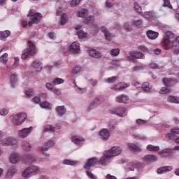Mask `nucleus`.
Returning a JSON list of instances; mask_svg holds the SVG:
<instances>
[{"mask_svg":"<svg viewBox=\"0 0 179 179\" xmlns=\"http://www.w3.org/2000/svg\"><path fill=\"white\" fill-rule=\"evenodd\" d=\"M171 44L172 48H174V47H177V43H176V35L174 33L170 31H167L164 34L163 40L161 43L162 46L164 48V50H170V48L169 47V44Z\"/></svg>","mask_w":179,"mask_h":179,"instance_id":"f257e3e1","label":"nucleus"},{"mask_svg":"<svg viewBox=\"0 0 179 179\" xmlns=\"http://www.w3.org/2000/svg\"><path fill=\"white\" fill-rule=\"evenodd\" d=\"M37 54L36 45L31 41H28V48L23 50L21 58L22 59H27L29 57H34Z\"/></svg>","mask_w":179,"mask_h":179,"instance_id":"f03ea898","label":"nucleus"},{"mask_svg":"<svg viewBox=\"0 0 179 179\" xmlns=\"http://www.w3.org/2000/svg\"><path fill=\"white\" fill-rule=\"evenodd\" d=\"M28 16L29 17V22H28L29 27L33 26V24H37L43 19V15L40 13H36L34 9L29 10Z\"/></svg>","mask_w":179,"mask_h":179,"instance_id":"7ed1b4c3","label":"nucleus"},{"mask_svg":"<svg viewBox=\"0 0 179 179\" xmlns=\"http://www.w3.org/2000/svg\"><path fill=\"white\" fill-rule=\"evenodd\" d=\"M39 173H41V169L40 167L37 166H31L24 169V172L22 173V177L27 178V177H29L31 175L36 176L39 174Z\"/></svg>","mask_w":179,"mask_h":179,"instance_id":"20e7f679","label":"nucleus"},{"mask_svg":"<svg viewBox=\"0 0 179 179\" xmlns=\"http://www.w3.org/2000/svg\"><path fill=\"white\" fill-rule=\"evenodd\" d=\"M27 118V116L26 115V113H20L18 114L15 115L12 120L11 122L13 125H15L17 127H19V125H22L23 122H24V120Z\"/></svg>","mask_w":179,"mask_h":179,"instance_id":"39448f33","label":"nucleus"},{"mask_svg":"<svg viewBox=\"0 0 179 179\" xmlns=\"http://www.w3.org/2000/svg\"><path fill=\"white\" fill-rule=\"evenodd\" d=\"M111 114H115V115H117V117H127V115L128 114V111L127 110V108L119 106L116 107L112 110H110Z\"/></svg>","mask_w":179,"mask_h":179,"instance_id":"423d86ee","label":"nucleus"},{"mask_svg":"<svg viewBox=\"0 0 179 179\" xmlns=\"http://www.w3.org/2000/svg\"><path fill=\"white\" fill-rule=\"evenodd\" d=\"M143 167H145V164L142 162H130L126 167V171H134L135 169L141 170Z\"/></svg>","mask_w":179,"mask_h":179,"instance_id":"0eeeda50","label":"nucleus"},{"mask_svg":"<svg viewBox=\"0 0 179 179\" xmlns=\"http://www.w3.org/2000/svg\"><path fill=\"white\" fill-rule=\"evenodd\" d=\"M0 143L3 146H13L17 145V139L13 137H8L1 140Z\"/></svg>","mask_w":179,"mask_h":179,"instance_id":"6e6552de","label":"nucleus"},{"mask_svg":"<svg viewBox=\"0 0 179 179\" xmlns=\"http://www.w3.org/2000/svg\"><path fill=\"white\" fill-rule=\"evenodd\" d=\"M110 160L111 157L108 155V152L105 151L103 156L99 159H98V164H100L101 166H106L108 163H110Z\"/></svg>","mask_w":179,"mask_h":179,"instance_id":"1a4fd4ad","label":"nucleus"},{"mask_svg":"<svg viewBox=\"0 0 179 179\" xmlns=\"http://www.w3.org/2000/svg\"><path fill=\"white\" fill-rule=\"evenodd\" d=\"M33 131V127H30L29 128H23L21 130L18 131V136L22 139H24V138H27L28 135H30Z\"/></svg>","mask_w":179,"mask_h":179,"instance_id":"9d476101","label":"nucleus"},{"mask_svg":"<svg viewBox=\"0 0 179 179\" xmlns=\"http://www.w3.org/2000/svg\"><path fill=\"white\" fill-rule=\"evenodd\" d=\"M145 59V55L141 52H131L130 55L127 57V61H135V59Z\"/></svg>","mask_w":179,"mask_h":179,"instance_id":"9b49d317","label":"nucleus"},{"mask_svg":"<svg viewBox=\"0 0 179 179\" xmlns=\"http://www.w3.org/2000/svg\"><path fill=\"white\" fill-rule=\"evenodd\" d=\"M122 152V150L120 147H113L110 150L106 151V152H108V155L110 157V159L121 155Z\"/></svg>","mask_w":179,"mask_h":179,"instance_id":"f8f14e48","label":"nucleus"},{"mask_svg":"<svg viewBox=\"0 0 179 179\" xmlns=\"http://www.w3.org/2000/svg\"><path fill=\"white\" fill-rule=\"evenodd\" d=\"M96 164H99L98 159L96 157H92L87 159L83 167L85 170H89L90 167H94Z\"/></svg>","mask_w":179,"mask_h":179,"instance_id":"ddd939ff","label":"nucleus"},{"mask_svg":"<svg viewBox=\"0 0 179 179\" xmlns=\"http://www.w3.org/2000/svg\"><path fill=\"white\" fill-rule=\"evenodd\" d=\"M162 83L166 87L170 89V87L174 86V85L177 83V80L173 78H162Z\"/></svg>","mask_w":179,"mask_h":179,"instance_id":"4468645a","label":"nucleus"},{"mask_svg":"<svg viewBox=\"0 0 179 179\" xmlns=\"http://www.w3.org/2000/svg\"><path fill=\"white\" fill-rule=\"evenodd\" d=\"M69 52L72 54H78L80 52V45L78 42H73L69 48Z\"/></svg>","mask_w":179,"mask_h":179,"instance_id":"2eb2a0df","label":"nucleus"},{"mask_svg":"<svg viewBox=\"0 0 179 179\" xmlns=\"http://www.w3.org/2000/svg\"><path fill=\"white\" fill-rule=\"evenodd\" d=\"M142 160L144 163L149 164L150 163L157 162V157L153 155H147L142 158Z\"/></svg>","mask_w":179,"mask_h":179,"instance_id":"dca6fc26","label":"nucleus"},{"mask_svg":"<svg viewBox=\"0 0 179 179\" xmlns=\"http://www.w3.org/2000/svg\"><path fill=\"white\" fill-rule=\"evenodd\" d=\"M100 30L101 31H102V33H103L106 38L108 40V41H110L113 37H115V36L113 35V34H111L110 31H108L107 27L104 26L101 27Z\"/></svg>","mask_w":179,"mask_h":179,"instance_id":"f3484780","label":"nucleus"},{"mask_svg":"<svg viewBox=\"0 0 179 179\" xmlns=\"http://www.w3.org/2000/svg\"><path fill=\"white\" fill-rule=\"evenodd\" d=\"M99 138L103 141H108V138H110V132L107 129H102L99 131Z\"/></svg>","mask_w":179,"mask_h":179,"instance_id":"a211bd4d","label":"nucleus"},{"mask_svg":"<svg viewBox=\"0 0 179 179\" xmlns=\"http://www.w3.org/2000/svg\"><path fill=\"white\" fill-rule=\"evenodd\" d=\"M8 159H9V162L10 163H11V164H17V163H19V155L15 153V152H13L11 153L9 157H8Z\"/></svg>","mask_w":179,"mask_h":179,"instance_id":"6ab92c4d","label":"nucleus"},{"mask_svg":"<svg viewBox=\"0 0 179 179\" xmlns=\"http://www.w3.org/2000/svg\"><path fill=\"white\" fill-rule=\"evenodd\" d=\"M87 52L90 57H92V58H96V59L101 58V53H100V52L94 49L89 48L87 50Z\"/></svg>","mask_w":179,"mask_h":179,"instance_id":"aec40b11","label":"nucleus"},{"mask_svg":"<svg viewBox=\"0 0 179 179\" xmlns=\"http://www.w3.org/2000/svg\"><path fill=\"white\" fill-rule=\"evenodd\" d=\"M126 87H129V84H124L123 85H121V83H118L110 87V89L115 92H121V90H124Z\"/></svg>","mask_w":179,"mask_h":179,"instance_id":"412c9836","label":"nucleus"},{"mask_svg":"<svg viewBox=\"0 0 179 179\" xmlns=\"http://www.w3.org/2000/svg\"><path fill=\"white\" fill-rule=\"evenodd\" d=\"M173 153V150L171 148L164 149L158 152V155L161 157H169Z\"/></svg>","mask_w":179,"mask_h":179,"instance_id":"4be33fe9","label":"nucleus"},{"mask_svg":"<svg viewBox=\"0 0 179 179\" xmlns=\"http://www.w3.org/2000/svg\"><path fill=\"white\" fill-rule=\"evenodd\" d=\"M31 68L35 69L36 72H40L43 69V65L40 60H35L31 64Z\"/></svg>","mask_w":179,"mask_h":179,"instance_id":"5701e85b","label":"nucleus"},{"mask_svg":"<svg viewBox=\"0 0 179 179\" xmlns=\"http://www.w3.org/2000/svg\"><path fill=\"white\" fill-rule=\"evenodd\" d=\"M129 100V98L126 94H121L115 98L116 103H127Z\"/></svg>","mask_w":179,"mask_h":179,"instance_id":"b1692460","label":"nucleus"},{"mask_svg":"<svg viewBox=\"0 0 179 179\" xmlns=\"http://www.w3.org/2000/svg\"><path fill=\"white\" fill-rule=\"evenodd\" d=\"M146 35L150 40H156L159 37V33L152 30L147 31Z\"/></svg>","mask_w":179,"mask_h":179,"instance_id":"393cba45","label":"nucleus"},{"mask_svg":"<svg viewBox=\"0 0 179 179\" xmlns=\"http://www.w3.org/2000/svg\"><path fill=\"white\" fill-rule=\"evenodd\" d=\"M100 105V100L99 99H95L88 106H87V111H91L96 108L98 106Z\"/></svg>","mask_w":179,"mask_h":179,"instance_id":"a878e982","label":"nucleus"},{"mask_svg":"<svg viewBox=\"0 0 179 179\" xmlns=\"http://www.w3.org/2000/svg\"><path fill=\"white\" fill-rule=\"evenodd\" d=\"M71 141L75 143L76 145H83L85 142V139L82 137H79L78 136H74L71 137Z\"/></svg>","mask_w":179,"mask_h":179,"instance_id":"bb28decb","label":"nucleus"},{"mask_svg":"<svg viewBox=\"0 0 179 179\" xmlns=\"http://www.w3.org/2000/svg\"><path fill=\"white\" fill-rule=\"evenodd\" d=\"M173 168L170 166H162L157 170L158 174H163L164 173H167V171H171Z\"/></svg>","mask_w":179,"mask_h":179,"instance_id":"cd10ccee","label":"nucleus"},{"mask_svg":"<svg viewBox=\"0 0 179 179\" xmlns=\"http://www.w3.org/2000/svg\"><path fill=\"white\" fill-rule=\"evenodd\" d=\"M17 170L15 166H11L7 171V177L8 178H12L13 176H14L16 174V172Z\"/></svg>","mask_w":179,"mask_h":179,"instance_id":"c85d7f7f","label":"nucleus"},{"mask_svg":"<svg viewBox=\"0 0 179 179\" xmlns=\"http://www.w3.org/2000/svg\"><path fill=\"white\" fill-rule=\"evenodd\" d=\"M56 112L57 113L59 117H62L65 113H66V109L65 108V106H57L55 108Z\"/></svg>","mask_w":179,"mask_h":179,"instance_id":"c756f323","label":"nucleus"},{"mask_svg":"<svg viewBox=\"0 0 179 179\" xmlns=\"http://www.w3.org/2000/svg\"><path fill=\"white\" fill-rule=\"evenodd\" d=\"M127 148L131 152H141L142 150L139 147H138V145L134 143H129L127 145Z\"/></svg>","mask_w":179,"mask_h":179,"instance_id":"7c9ffc66","label":"nucleus"},{"mask_svg":"<svg viewBox=\"0 0 179 179\" xmlns=\"http://www.w3.org/2000/svg\"><path fill=\"white\" fill-rule=\"evenodd\" d=\"M22 148L24 152H30L31 150V145L27 141H23L22 143Z\"/></svg>","mask_w":179,"mask_h":179,"instance_id":"2f4dec72","label":"nucleus"},{"mask_svg":"<svg viewBox=\"0 0 179 179\" xmlns=\"http://www.w3.org/2000/svg\"><path fill=\"white\" fill-rule=\"evenodd\" d=\"M10 36V31L6 30V31H0V40H5V38H8Z\"/></svg>","mask_w":179,"mask_h":179,"instance_id":"473e14b6","label":"nucleus"},{"mask_svg":"<svg viewBox=\"0 0 179 179\" xmlns=\"http://www.w3.org/2000/svg\"><path fill=\"white\" fill-rule=\"evenodd\" d=\"M167 100L169 103H175L176 104H179V97L171 95L168 96Z\"/></svg>","mask_w":179,"mask_h":179,"instance_id":"72a5a7b5","label":"nucleus"},{"mask_svg":"<svg viewBox=\"0 0 179 179\" xmlns=\"http://www.w3.org/2000/svg\"><path fill=\"white\" fill-rule=\"evenodd\" d=\"M10 83L13 87L17 83V76L15 74H12L10 76Z\"/></svg>","mask_w":179,"mask_h":179,"instance_id":"f704fd0d","label":"nucleus"},{"mask_svg":"<svg viewBox=\"0 0 179 179\" xmlns=\"http://www.w3.org/2000/svg\"><path fill=\"white\" fill-rule=\"evenodd\" d=\"M146 149L148 150V152H159V150H160V148L159 146H155L152 145H148L146 147Z\"/></svg>","mask_w":179,"mask_h":179,"instance_id":"c9c22d12","label":"nucleus"},{"mask_svg":"<svg viewBox=\"0 0 179 179\" xmlns=\"http://www.w3.org/2000/svg\"><path fill=\"white\" fill-rule=\"evenodd\" d=\"M169 93H171V89L168 87H163L159 90V94H169Z\"/></svg>","mask_w":179,"mask_h":179,"instance_id":"e433bc0d","label":"nucleus"},{"mask_svg":"<svg viewBox=\"0 0 179 179\" xmlns=\"http://www.w3.org/2000/svg\"><path fill=\"white\" fill-rule=\"evenodd\" d=\"M86 15H87V9H83L78 12V17H83V19H85V17H87Z\"/></svg>","mask_w":179,"mask_h":179,"instance_id":"4c0bfd02","label":"nucleus"},{"mask_svg":"<svg viewBox=\"0 0 179 179\" xmlns=\"http://www.w3.org/2000/svg\"><path fill=\"white\" fill-rule=\"evenodd\" d=\"M55 131V127L52 125H46L43 127V132H54Z\"/></svg>","mask_w":179,"mask_h":179,"instance_id":"58836bf2","label":"nucleus"},{"mask_svg":"<svg viewBox=\"0 0 179 179\" xmlns=\"http://www.w3.org/2000/svg\"><path fill=\"white\" fill-rule=\"evenodd\" d=\"M34 162H36V158H34L32 155H29L27 157L26 163L27 164H31L34 163Z\"/></svg>","mask_w":179,"mask_h":179,"instance_id":"ea45409f","label":"nucleus"},{"mask_svg":"<svg viewBox=\"0 0 179 179\" xmlns=\"http://www.w3.org/2000/svg\"><path fill=\"white\" fill-rule=\"evenodd\" d=\"M0 62L2 64H8V53H4L0 57Z\"/></svg>","mask_w":179,"mask_h":179,"instance_id":"a19ab883","label":"nucleus"},{"mask_svg":"<svg viewBox=\"0 0 179 179\" xmlns=\"http://www.w3.org/2000/svg\"><path fill=\"white\" fill-rule=\"evenodd\" d=\"M110 54L111 57H118L120 55V49L116 48V49H112L110 51Z\"/></svg>","mask_w":179,"mask_h":179,"instance_id":"79ce46f5","label":"nucleus"},{"mask_svg":"<svg viewBox=\"0 0 179 179\" xmlns=\"http://www.w3.org/2000/svg\"><path fill=\"white\" fill-rule=\"evenodd\" d=\"M63 164H68L69 166H76V164H78V162L71 161L69 159H65L63 162Z\"/></svg>","mask_w":179,"mask_h":179,"instance_id":"37998d69","label":"nucleus"},{"mask_svg":"<svg viewBox=\"0 0 179 179\" xmlns=\"http://www.w3.org/2000/svg\"><path fill=\"white\" fill-rule=\"evenodd\" d=\"M64 83V79L56 78L52 80V85H61Z\"/></svg>","mask_w":179,"mask_h":179,"instance_id":"c03bdc74","label":"nucleus"},{"mask_svg":"<svg viewBox=\"0 0 179 179\" xmlns=\"http://www.w3.org/2000/svg\"><path fill=\"white\" fill-rule=\"evenodd\" d=\"M141 88L144 92H150V87L149 86V83H144L141 85Z\"/></svg>","mask_w":179,"mask_h":179,"instance_id":"a18cd8bd","label":"nucleus"},{"mask_svg":"<svg viewBox=\"0 0 179 179\" xmlns=\"http://www.w3.org/2000/svg\"><path fill=\"white\" fill-rule=\"evenodd\" d=\"M77 34L78 38H86V37H87V34H86V32L83 31V30L79 31Z\"/></svg>","mask_w":179,"mask_h":179,"instance_id":"49530a36","label":"nucleus"},{"mask_svg":"<svg viewBox=\"0 0 179 179\" xmlns=\"http://www.w3.org/2000/svg\"><path fill=\"white\" fill-rule=\"evenodd\" d=\"M67 22H68V17H66V14H63L61 17L60 24L62 26H64V24H66Z\"/></svg>","mask_w":179,"mask_h":179,"instance_id":"de8ad7c7","label":"nucleus"},{"mask_svg":"<svg viewBox=\"0 0 179 179\" xmlns=\"http://www.w3.org/2000/svg\"><path fill=\"white\" fill-rule=\"evenodd\" d=\"M81 1L82 0H72L71 1H70L69 6L71 8H75V6H76L77 5H79V3H80Z\"/></svg>","mask_w":179,"mask_h":179,"instance_id":"09e8293b","label":"nucleus"},{"mask_svg":"<svg viewBox=\"0 0 179 179\" xmlns=\"http://www.w3.org/2000/svg\"><path fill=\"white\" fill-rule=\"evenodd\" d=\"M134 8L136 12H137V13H142V8H141V6H139L138 2H134Z\"/></svg>","mask_w":179,"mask_h":179,"instance_id":"8fccbe9b","label":"nucleus"},{"mask_svg":"<svg viewBox=\"0 0 179 179\" xmlns=\"http://www.w3.org/2000/svg\"><path fill=\"white\" fill-rule=\"evenodd\" d=\"M108 128L110 131H113V129H115V120H110L108 123Z\"/></svg>","mask_w":179,"mask_h":179,"instance_id":"3c124183","label":"nucleus"},{"mask_svg":"<svg viewBox=\"0 0 179 179\" xmlns=\"http://www.w3.org/2000/svg\"><path fill=\"white\" fill-rule=\"evenodd\" d=\"M147 123H148V121L143 120L142 119H138L136 120V124H137L138 127H141V125H146Z\"/></svg>","mask_w":179,"mask_h":179,"instance_id":"603ef678","label":"nucleus"},{"mask_svg":"<svg viewBox=\"0 0 179 179\" xmlns=\"http://www.w3.org/2000/svg\"><path fill=\"white\" fill-rule=\"evenodd\" d=\"M41 150H42V155L43 156H45L46 157H50V154L45 152H47V150H48V148H47L45 145H43L42 148H41Z\"/></svg>","mask_w":179,"mask_h":179,"instance_id":"864d4df0","label":"nucleus"},{"mask_svg":"<svg viewBox=\"0 0 179 179\" xmlns=\"http://www.w3.org/2000/svg\"><path fill=\"white\" fill-rule=\"evenodd\" d=\"M34 93V91L33 89H28L27 90L25 91V95L27 97H33V94Z\"/></svg>","mask_w":179,"mask_h":179,"instance_id":"5fc2aeb1","label":"nucleus"},{"mask_svg":"<svg viewBox=\"0 0 179 179\" xmlns=\"http://www.w3.org/2000/svg\"><path fill=\"white\" fill-rule=\"evenodd\" d=\"M50 106H51V104L48 101H44L40 103V107L41 108H50Z\"/></svg>","mask_w":179,"mask_h":179,"instance_id":"6e6d98bb","label":"nucleus"},{"mask_svg":"<svg viewBox=\"0 0 179 179\" xmlns=\"http://www.w3.org/2000/svg\"><path fill=\"white\" fill-rule=\"evenodd\" d=\"M80 72V67L79 66H76L73 69H72V73L73 75H78Z\"/></svg>","mask_w":179,"mask_h":179,"instance_id":"4d7b16f0","label":"nucleus"},{"mask_svg":"<svg viewBox=\"0 0 179 179\" xmlns=\"http://www.w3.org/2000/svg\"><path fill=\"white\" fill-rule=\"evenodd\" d=\"M164 3L162 5V6L164 7H168L170 8V9H173V6H171V5L170 4V0H164L163 1Z\"/></svg>","mask_w":179,"mask_h":179,"instance_id":"13d9d810","label":"nucleus"},{"mask_svg":"<svg viewBox=\"0 0 179 179\" xmlns=\"http://www.w3.org/2000/svg\"><path fill=\"white\" fill-rule=\"evenodd\" d=\"M117 79H118L117 76H113V77L107 78L106 82L108 83H114V82H115Z\"/></svg>","mask_w":179,"mask_h":179,"instance_id":"bf43d9fd","label":"nucleus"},{"mask_svg":"<svg viewBox=\"0 0 179 179\" xmlns=\"http://www.w3.org/2000/svg\"><path fill=\"white\" fill-rule=\"evenodd\" d=\"M94 22V17L93 16H87L85 17V23H92Z\"/></svg>","mask_w":179,"mask_h":179,"instance_id":"052dcab7","label":"nucleus"},{"mask_svg":"<svg viewBox=\"0 0 179 179\" xmlns=\"http://www.w3.org/2000/svg\"><path fill=\"white\" fill-rule=\"evenodd\" d=\"M86 174H87V177H89V178H90V179H96V176H94V174H93L92 173V171H86Z\"/></svg>","mask_w":179,"mask_h":179,"instance_id":"680f3d73","label":"nucleus"},{"mask_svg":"<svg viewBox=\"0 0 179 179\" xmlns=\"http://www.w3.org/2000/svg\"><path fill=\"white\" fill-rule=\"evenodd\" d=\"M114 5V0H106V6L107 8H111Z\"/></svg>","mask_w":179,"mask_h":179,"instance_id":"e2e57ef3","label":"nucleus"},{"mask_svg":"<svg viewBox=\"0 0 179 179\" xmlns=\"http://www.w3.org/2000/svg\"><path fill=\"white\" fill-rule=\"evenodd\" d=\"M134 139H141V141H146V136H139L134 134Z\"/></svg>","mask_w":179,"mask_h":179,"instance_id":"0e129e2a","label":"nucleus"},{"mask_svg":"<svg viewBox=\"0 0 179 179\" xmlns=\"http://www.w3.org/2000/svg\"><path fill=\"white\" fill-rule=\"evenodd\" d=\"M43 146H45L46 148H48V149H50V148H52V146H54V141H50L45 143Z\"/></svg>","mask_w":179,"mask_h":179,"instance_id":"69168bd1","label":"nucleus"},{"mask_svg":"<svg viewBox=\"0 0 179 179\" xmlns=\"http://www.w3.org/2000/svg\"><path fill=\"white\" fill-rule=\"evenodd\" d=\"M145 17H147V19H149L153 16V12L152 11H148L144 13Z\"/></svg>","mask_w":179,"mask_h":179,"instance_id":"338daca9","label":"nucleus"},{"mask_svg":"<svg viewBox=\"0 0 179 179\" xmlns=\"http://www.w3.org/2000/svg\"><path fill=\"white\" fill-rule=\"evenodd\" d=\"M9 110L6 108H3L0 110V115H7Z\"/></svg>","mask_w":179,"mask_h":179,"instance_id":"774afa93","label":"nucleus"}]
</instances>
